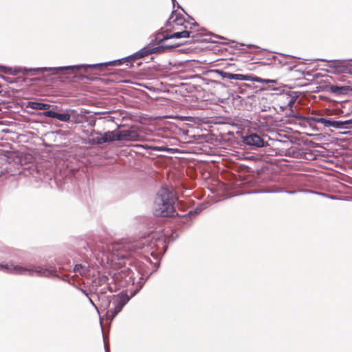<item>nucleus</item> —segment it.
Returning a JSON list of instances; mask_svg holds the SVG:
<instances>
[{
  "label": "nucleus",
  "instance_id": "nucleus-1",
  "mask_svg": "<svg viewBox=\"0 0 352 352\" xmlns=\"http://www.w3.org/2000/svg\"><path fill=\"white\" fill-rule=\"evenodd\" d=\"M166 241L164 238L157 237L150 235L140 238L132 242L119 244L113 248V254L118 259H125L132 255L133 253L136 254H150L154 256L155 251L164 250L166 251Z\"/></svg>",
  "mask_w": 352,
  "mask_h": 352
},
{
  "label": "nucleus",
  "instance_id": "nucleus-2",
  "mask_svg": "<svg viewBox=\"0 0 352 352\" xmlns=\"http://www.w3.org/2000/svg\"><path fill=\"white\" fill-rule=\"evenodd\" d=\"M0 271L14 275H23L30 276H36L38 277L49 278L57 277L65 282L69 283H70L68 275H60L58 272L56 267L49 263L39 265L33 264H14L13 263L0 264Z\"/></svg>",
  "mask_w": 352,
  "mask_h": 352
},
{
  "label": "nucleus",
  "instance_id": "nucleus-3",
  "mask_svg": "<svg viewBox=\"0 0 352 352\" xmlns=\"http://www.w3.org/2000/svg\"><path fill=\"white\" fill-rule=\"evenodd\" d=\"M98 299L100 302V309L105 311L107 318L110 321L113 320L129 300V298H128L127 295L122 292L118 295H111L109 296L102 295L99 296Z\"/></svg>",
  "mask_w": 352,
  "mask_h": 352
},
{
  "label": "nucleus",
  "instance_id": "nucleus-4",
  "mask_svg": "<svg viewBox=\"0 0 352 352\" xmlns=\"http://www.w3.org/2000/svg\"><path fill=\"white\" fill-rule=\"evenodd\" d=\"M131 60V58H129V56L112 61H109L106 63H96V64H82V65H69V66H63V67H37V68H27L24 67L21 69L23 74H27L30 72H34V74L38 73H43L44 72H53V74H56L58 71L63 70H78L80 69H83L85 72L87 71L89 68H97L101 67L103 66L107 65H120L124 62H127L128 60Z\"/></svg>",
  "mask_w": 352,
  "mask_h": 352
},
{
  "label": "nucleus",
  "instance_id": "nucleus-5",
  "mask_svg": "<svg viewBox=\"0 0 352 352\" xmlns=\"http://www.w3.org/2000/svg\"><path fill=\"white\" fill-rule=\"evenodd\" d=\"M174 199H155L153 206V213L155 217H173L176 213Z\"/></svg>",
  "mask_w": 352,
  "mask_h": 352
},
{
  "label": "nucleus",
  "instance_id": "nucleus-6",
  "mask_svg": "<svg viewBox=\"0 0 352 352\" xmlns=\"http://www.w3.org/2000/svg\"><path fill=\"white\" fill-rule=\"evenodd\" d=\"M117 279H122L126 285L138 284L133 296L135 295L142 287V277L138 272H134L130 268L121 270L116 275Z\"/></svg>",
  "mask_w": 352,
  "mask_h": 352
},
{
  "label": "nucleus",
  "instance_id": "nucleus-7",
  "mask_svg": "<svg viewBox=\"0 0 352 352\" xmlns=\"http://www.w3.org/2000/svg\"><path fill=\"white\" fill-rule=\"evenodd\" d=\"M349 60H332V65L330 67L333 68L338 73H349L352 74V64Z\"/></svg>",
  "mask_w": 352,
  "mask_h": 352
},
{
  "label": "nucleus",
  "instance_id": "nucleus-8",
  "mask_svg": "<svg viewBox=\"0 0 352 352\" xmlns=\"http://www.w3.org/2000/svg\"><path fill=\"white\" fill-rule=\"evenodd\" d=\"M243 142L249 146H254L256 147H263L265 143L263 140L257 134L252 133L243 138Z\"/></svg>",
  "mask_w": 352,
  "mask_h": 352
},
{
  "label": "nucleus",
  "instance_id": "nucleus-9",
  "mask_svg": "<svg viewBox=\"0 0 352 352\" xmlns=\"http://www.w3.org/2000/svg\"><path fill=\"white\" fill-rule=\"evenodd\" d=\"M118 141L122 140H129V141H136L140 138V134L133 130H122L118 131Z\"/></svg>",
  "mask_w": 352,
  "mask_h": 352
},
{
  "label": "nucleus",
  "instance_id": "nucleus-10",
  "mask_svg": "<svg viewBox=\"0 0 352 352\" xmlns=\"http://www.w3.org/2000/svg\"><path fill=\"white\" fill-rule=\"evenodd\" d=\"M191 34H192V32L190 30H183L181 32H175L172 34H167V35L164 36L163 38H161L158 41V43H162L164 42L165 41H167L170 38H189V37L194 38L195 36L194 35L191 36Z\"/></svg>",
  "mask_w": 352,
  "mask_h": 352
},
{
  "label": "nucleus",
  "instance_id": "nucleus-11",
  "mask_svg": "<svg viewBox=\"0 0 352 352\" xmlns=\"http://www.w3.org/2000/svg\"><path fill=\"white\" fill-rule=\"evenodd\" d=\"M329 90L336 96H341L348 94L352 90V88L350 86L346 85L339 86L331 85L329 86Z\"/></svg>",
  "mask_w": 352,
  "mask_h": 352
},
{
  "label": "nucleus",
  "instance_id": "nucleus-12",
  "mask_svg": "<svg viewBox=\"0 0 352 352\" xmlns=\"http://www.w3.org/2000/svg\"><path fill=\"white\" fill-rule=\"evenodd\" d=\"M212 204L211 199H205V201L199 204L195 209L190 210L187 214L182 215L184 217L187 216H192L199 214L204 210L208 208Z\"/></svg>",
  "mask_w": 352,
  "mask_h": 352
},
{
  "label": "nucleus",
  "instance_id": "nucleus-13",
  "mask_svg": "<svg viewBox=\"0 0 352 352\" xmlns=\"http://www.w3.org/2000/svg\"><path fill=\"white\" fill-rule=\"evenodd\" d=\"M220 74L223 78L236 80H249L250 75H243L241 74H232L226 72H220Z\"/></svg>",
  "mask_w": 352,
  "mask_h": 352
},
{
  "label": "nucleus",
  "instance_id": "nucleus-14",
  "mask_svg": "<svg viewBox=\"0 0 352 352\" xmlns=\"http://www.w3.org/2000/svg\"><path fill=\"white\" fill-rule=\"evenodd\" d=\"M150 54H152L151 43H149L147 46L137 52L136 53L129 56V58H131V60H135L147 56Z\"/></svg>",
  "mask_w": 352,
  "mask_h": 352
},
{
  "label": "nucleus",
  "instance_id": "nucleus-15",
  "mask_svg": "<svg viewBox=\"0 0 352 352\" xmlns=\"http://www.w3.org/2000/svg\"><path fill=\"white\" fill-rule=\"evenodd\" d=\"M352 126V118L346 120H333L332 127L335 129H351Z\"/></svg>",
  "mask_w": 352,
  "mask_h": 352
},
{
  "label": "nucleus",
  "instance_id": "nucleus-16",
  "mask_svg": "<svg viewBox=\"0 0 352 352\" xmlns=\"http://www.w3.org/2000/svg\"><path fill=\"white\" fill-rule=\"evenodd\" d=\"M51 107L50 104L32 101L28 102L26 104L27 108L36 110H48Z\"/></svg>",
  "mask_w": 352,
  "mask_h": 352
},
{
  "label": "nucleus",
  "instance_id": "nucleus-17",
  "mask_svg": "<svg viewBox=\"0 0 352 352\" xmlns=\"http://www.w3.org/2000/svg\"><path fill=\"white\" fill-rule=\"evenodd\" d=\"M157 198H173L172 187L162 186L157 192Z\"/></svg>",
  "mask_w": 352,
  "mask_h": 352
},
{
  "label": "nucleus",
  "instance_id": "nucleus-18",
  "mask_svg": "<svg viewBox=\"0 0 352 352\" xmlns=\"http://www.w3.org/2000/svg\"><path fill=\"white\" fill-rule=\"evenodd\" d=\"M179 45H180V44L176 43V44L171 45H159L157 47H154L153 45L151 43L152 54L162 53V52H165L167 50H170L172 48L179 47Z\"/></svg>",
  "mask_w": 352,
  "mask_h": 352
},
{
  "label": "nucleus",
  "instance_id": "nucleus-19",
  "mask_svg": "<svg viewBox=\"0 0 352 352\" xmlns=\"http://www.w3.org/2000/svg\"><path fill=\"white\" fill-rule=\"evenodd\" d=\"M102 136L104 143L110 142L114 140H118V132L109 131L103 133Z\"/></svg>",
  "mask_w": 352,
  "mask_h": 352
},
{
  "label": "nucleus",
  "instance_id": "nucleus-20",
  "mask_svg": "<svg viewBox=\"0 0 352 352\" xmlns=\"http://www.w3.org/2000/svg\"><path fill=\"white\" fill-rule=\"evenodd\" d=\"M313 120L317 123L322 124L325 127H332L333 120H328L322 117H316Z\"/></svg>",
  "mask_w": 352,
  "mask_h": 352
},
{
  "label": "nucleus",
  "instance_id": "nucleus-21",
  "mask_svg": "<svg viewBox=\"0 0 352 352\" xmlns=\"http://www.w3.org/2000/svg\"><path fill=\"white\" fill-rule=\"evenodd\" d=\"M74 272L80 275H86L88 272V269L86 265H83L82 264H76L74 266Z\"/></svg>",
  "mask_w": 352,
  "mask_h": 352
},
{
  "label": "nucleus",
  "instance_id": "nucleus-22",
  "mask_svg": "<svg viewBox=\"0 0 352 352\" xmlns=\"http://www.w3.org/2000/svg\"><path fill=\"white\" fill-rule=\"evenodd\" d=\"M71 118V115L68 112L56 113V119L62 122H69Z\"/></svg>",
  "mask_w": 352,
  "mask_h": 352
},
{
  "label": "nucleus",
  "instance_id": "nucleus-23",
  "mask_svg": "<svg viewBox=\"0 0 352 352\" xmlns=\"http://www.w3.org/2000/svg\"><path fill=\"white\" fill-rule=\"evenodd\" d=\"M109 278L108 276L105 275L100 276L98 278H96L94 281V283L96 284V286H101L104 284L107 283Z\"/></svg>",
  "mask_w": 352,
  "mask_h": 352
},
{
  "label": "nucleus",
  "instance_id": "nucleus-24",
  "mask_svg": "<svg viewBox=\"0 0 352 352\" xmlns=\"http://www.w3.org/2000/svg\"><path fill=\"white\" fill-rule=\"evenodd\" d=\"M250 81L262 82V83H269V82H275L274 80H269V79H263L257 76H250Z\"/></svg>",
  "mask_w": 352,
  "mask_h": 352
},
{
  "label": "nucleus",
  "instance_id": "nucleus-25",
  "mask_svg": "<svg viewBox=\"0 0 352 352\" xmlns=\"http://www.w3.org/2000/svg\"><path fill=\"white\" fill-rule=\"evenodd\" d=\"M136 147L143 148L144 149L151 150V151H162V150L160 147L149 146L148 144H137Z\"/></svg>",
  "mask_w": 352,
  "mask_h": 352
},
{
  "label": "nucleus",
  "instance_id": "nucleus-26",
  "mask_svg": "<svg viewBox=\"0 0 352 352\" xmlns=\"http://www.w3.org/2000/svg\"><path fill=\"white\" fill-rule=\"evenodd\" d=\"M96 134L98 135V136H96L92 139L93 142L95 144H104V142H103V138L102 136V133L96 132Z\"/></svg>",
  "mask_w": 352,
  "mask_h": 352
},
{
  "label": "nucleus",
  "instance_id": "nucleus-27",
  "mask_svg": "<svg viewBox=\"0 0 352 352\" xmlns=\"http://www.w3.org/2000/svg\"><path fill=\"white\" fill-rule=\"evenodd\" d=\"M302 192V196L305 197V198H314V197L318 195V193L311 190H306Z\"/></svg>",
  "mask_w": 352,
  "mask_h": 352
},
{
  "label": "nucleus",
  "instance_id": "nucleus-28",
  "mask_svg": "<svg viewBox=\"0 0 352 352\" xmlns=\"http://www.w3.org/2000/svg\"><path fill=\"white\" fill-rule=\"evenodd\" d=\"M56 113L57 112H55L53 110H48V111H44L42 114H43V116L47 117V118H56Z\"/></svg>",
  "mask_w": 352,
  "mask_h": 352
},
{
  "label": "nucleus",
  "instance_id": "nucleus-29",
  "mask_svg": "<svg viewBox=\"0 0 352 352\" xmlns=\"http://www.w3.org/2000/svg\"><path fill=\"white\" fill-rule=\"evenodd\" d=\"M184 22V19L182 17L177 16L175 19L173 20V23L176 25H182Z\"/></svg>",
  "mask_w": 352,
  "mask_h": 352
},
{
  "label": "nucleus",
  "instance_id": "nucleus-30",
  "mask_svg": "<svg viewBox=\"0 0 352 352\" xmlns=\"http://www.w3.org/2000/svg\"><path fill=\"white\" fill-rule=\"evenodd\" d=\"M87 298H88L89 302L96 309L98 312L100 313L98 307L95 305V303L93 302L91 298L89 297H88Z\"/></svg>",
  "mask_w": 352,
  "mask_h": 352
},
{
  "label": "nucleus",
  "instance_id": "nucleus-31",
  "mask_svg": "<svg viewBox=\"0 0 352 352\" xmlns=\"http://www.w3.org/2000/svg\"><path fill=\"white\" fill-rule=\"evenodd\" d=\"M1 68V71H3V72H6L7 70H8L9 73L10 74H12V72H11V68H7L6 67H0Z\"/></svg>",
  "mask_w": 352,
  "mask_h": 352
},
{
  "label": "nucleus",
  "instance_id": "nucleus-32",
  "mask_svg": "<svg viewBox=\"0 0 352 352\" xmlns=\"http://www.w3.org/2000/svg\"><path fill=\"white\" fill-rule=\"evenodd\" d=\"M296 102V98H292L289 100V101L288 102V106L289 107H292V105L295 103Z\"/></svg>",
  "mask_w": 352,
  "mask_h": 352
},
{
  "label": "nucleus",
  "instance_id": "nucleus-33",
  "mask_svg": "<svg viewBox=\"0 0 352 352\" xmlns=\"http://www.w3.org/2000/svg\"><path fill=\"white\" fill-rule=\"evenodd\" d=\"M175 14V11H173L172 14H171V16L168 19V20L166 22V25H170L171 23V20L173 18V15Z\"/></svg>",
  "mask_w": 352,
  "mask_h": 352
},
{
  "label": "nucleus",
  "instance_id": "nucleus-34",
  "mask_svg": "<svg viewBox=\"0 0 352 352\" xmlns=\"http://www.w3.org/2000/svg\"><path fill=\"white\" fill-rule=\"evenodd\" d=\"M323 196L324 197V198H329V199L335 198L333 196L328 195H323Z\"/></svg>",
  "mask_w": 352,
  "mask_h": 352
},
{
  "label": "nucleus",
  "instance_id": "nucleus-35",
  "mask_svg": "<svg viewBox=\"0 0 352 352\" xmlns=\"http://www.w3.org/2000/svg\"><path fill=\"white\" fill-rule=\"evenodd\" d=\"M81 292H82V293H83V294H85L87 298L89 297V296H88V294H87V292H86L85 290H84V289H81Z\"/></svg>",
  "mask_w": 352,
  "mask_h": 352
},
{
  "label": "nucleus",
  "instance_id": "nucleus-36",
  "mask_svg": "<svg viewBox=\"0 0 352 352\" xmlns=\"http://www.w3.org/2000/svg\"><path fill=\"white\" fill-rule=\"evenodd\" d=\"M104 350H105V352H110L109 349H107L106 346H104Z\"/></svg>",
  "mask_w": 352,
  "mask_h": 352
},
{
  "label": "nucleus",
  "instance_id": "nucleus-37",
  "mask_svg": "<svg viewBox=\"0 0 352 352\" xmlns=\"http://www.w3.org/2000/svg\"><path fill=\"white\" fill-rule=\"evenodd\" d=\"M192 25L194 26L198 25V24L197 23H193Z\"/></svg>",
  "mask_w": 352,
  "mask_h": 352
},
{
  "label": "nucleus",
  "instance_id": "nucleus-38",
  "mask_svg": "<svg viewBox=\"0 0 352 352\" xmlns=\"http://www.w3.org/2000/svg\"><path fill=\"white\" fill-rule=\"evenodd\" d=\"M175 0H172V1H173V3H175Z\"/></svg>",
  "mask_w": 352,
  "mask_h": 352
}]
</instances>
